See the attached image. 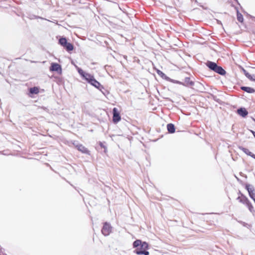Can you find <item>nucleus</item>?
<instances>
[{
  "label": "nucleus",
  "instance_id": "1",
  "mask_svg": "<svg viewBox=\"0 0 255 255\" xmlns=\"http://www.w3.org/2000/svg\"><path fill=\"white\" fill-rule=\"evenodd\" d=\"M78 73L82 76L88 83L91 84L97 88H99L101 86L100 83L98 82L94 77V76L89 73H87L83 71L81 69L77 67Z\"/></svg>",
  "mask_w": 255,
  "mask_h": 255
},
{
  "label": "nucleus",
  "instance_id": "2",
  "mask_svg": "<svg viewBox=\"0 0 255 255\" xmlns=\"http://www.w3.org/2000/svg\"><path fill=\"white\" fill-rule=\"evenodd\" d=\"M148 245L147 243L144 242H142V244L139 246V248H137L134 252L137 255H149V253L146 251V250L148 249Z\"/></svg>",
  "mask_w": 255,
  "mask_h": 255
},
{
  "label": "nucleus",
  "instance_id": "3",
  "mask_svg": "<svg viewBox=\"0 0 255 255\" xmlns=\"http://www.w3.org/2000/svg\"><path fill=\"white\" fill-rule=\"evenodd\" d=\"M111 231L112 227L111 226V225L107 223H105L102 230V234L105 236H108L110 234Z\"/></svg>",
  "mask_w": 255,
  "mask_h": 255
},
{
  "label": "nucleus",
  "instance_id": "4",
  "mask_svg": "<svg viewBox=\"0 0 255 255\" xmlns=\"http://www.w3.org/2000/svg\"><path fill=\"white\" fill-rule=\"evenodd\" d=\"M121 116L118 110L116 108L113 109V121L114 123H117L121 120Z\"/></svg>",
  "mask_w": 255,
  "mask_h": 255
},
{
  "label": "nucleus",
  "instance_id": "5",
  "mask_svg": "<svg viewBox=\"0 0 255 255\" xmlns=\"http://www.w3.org/2000/svg\"><path fill=\"white\" fill-rule=\"evenodd\" d=\"M50 71H56L58 73H61L62 71V68L61 66L56 63H52L50 67Z\"/></svg>",
  "mask_w": 255,
  "mask_h": 255
},
{
  "label": "nucleus",
  "instance_id": "6",
  "mask_svg": "<svg viewBox=\"0 0 255 255\" xmlns=\"http://www.w3.org/2000/svg\"><path fill=\"white\" fill-rule=\"evenodd\" d=\"M237 113L243 117H245L248 114V112L245 108H240L237 110Z\"/></svg>",
  "mask_w": 255,
  "mask_h": 255
},
{
  "label": "nucleus",
  "instance_id": "7",
  "mask_svg": "<svg viewBox=\"0 0 255 255\" xmlns=\"http://www.w3.org/2000/svg\"><path fill=\"white\" fill-rule=\"evenodd\" d=\"M239 149L242 150L246 154L250 155L255 159V155L251 151H250V150L248 149L244 148L242 146H240Z\"/></svg>",
  "mask_w": 255,
  "mask_h": 255
},
{
  "label": "nucleus",
  "instance_id": "8",
  "mask_svg": "<svg viewBox=\"0 0 255 255\" xmlns=\"http://www.w3.org/2000/svg\"><path fill=\"white\" fill-rule=\"evenodd\" d=\"M243 72L246 76L250 80L253 81H255V76L251 75L249 73H248L246 70L243 69Z\"/></svg>",
  "mask_w": 255,
  "mask_h": 255
},
{
  "label": "nucleus",
  "instance_id": "9",
  "mask_svg": "<svg viewBox=\"0 0 255 255\" xmlns=\"http://www.w3.org/2000/svg\"><path fill=\"white\" fill-rule=\"evenodd\" d=\"M44 93V90L40 89L38 87H33V94H37L38 93L43 94Z\"/></svg>",
  "mask_w": 255,
  "mask_h": 255
},
{
  "label": "nucleus",
  "instance_id": "10",
  "mask_svg": "<svg viewBox=\"0 0 255 255\" xmlns=\"http://www.w3.org/2000/svg\"><path fill=\"white\" fill-rule=\"evenodd\" d=\"M241 89L249 93H253L255 92V90L253 88L249 87H242Z\"/></svg>",
  "mask_w": 255,
  "mask_h": 255
},
{
  "label": "nucleus",
  "instance_id": "11",
  "mask_svg": "<svg viewBox=\"0 0 255 255\" xmlns=\"http://www.w3.org/2000/svg\"><path fill=\"white\" fill-rule=\"evenodd\" d=\"M207 66L209 67V68H210L211 70L214 71H215V69L218 66V65L215 63L212 62H208L207 63Z\"/></svg>",
  "mask_w": 255,
  "mask_h": 255
},
{
  "label": "nucleus",
  "instance_id": "12",
  "mask_svg": "<svg viewBox=\"0 0 255 255\" xmlns=\"http://www.w3.org/2000/svg\"><path fill=\"white\" fill-rule=\"evenodd\" d=\"M215 72L222 75H224L226 74V71L224 70L221 67L217 66L216 69H215Z\"/></svg>",
  "mask_w": 255,
  "mask_h": 255
},
{
  "label": "nucleus",
  "instance_id": "13",
  "mask_svg": "<svg viewBox=\"0 0 255 255\" xmlns=\"http://www.w3.org/2000/svg\"><path fill=\"white\" fill-rule=\"evenodd\" d=\"M168 131L170 133H174L175 132L174 126L172 124H169L167 126Z\"/></svg>",
  "mask_w": 255,
  "mask_h": 255
},
{
  "label": "nucleus",
  "instance_id": "14",
  "mask_svg": "<svg viewBox=\"0 0 255 255\" xmlns=\"http://www.w3.org/2000/svg\"><path fill=\"white\" fill-rule=\"evenodd\" d=\"M78 149L82 152L83 153H87L88 150V149L83 145L80 144L77 146Z\"/></svg>",
  "mask_w": 255,
  "mask_h": 255
},
{
  "label": "nucleus",
  "instance_id": "15",
  "mask_svg": "<svg viewBox=\"0 0 255 255\" xmlns=\"http://www.w3.org/2000/svg\"><path fill=\"white\" fill-rule=\"evenodd\" d=\"M240 202L246 204L247 202L249 201L248 199L245 196L239 197L237 198Z\"/></svg>",
  "mask_w": 255,
  "mask_h": 255
},
{
  "label": "nucleus",
  "instance_id": "16",
  "mask_svg": "<svg viewBox=\"0 0 255 255\" xmlns=\"http://www.w3.org/2000/svg\"><path fill=\"white\" fill-rule=\"evenodd\" d=\"M64 47L66 49V50L68 51H72L73 49V46L72 44L70 43H67L65 46Z\"/></svg>",
  "mask_w": 255,
  "mask_h": 255
},
{
  "label": "nucleus",
  "instance_id": "17",
  "mask_svg": "<svg viewBox=\"0 0 255 255\" xmlns=\"http://www.w3.org/2000/svg\"><path fill=\"white\" fill-rule=\"evenodd\" d=\"M59 43L63 47L68 43L65 38H61L59 40Z\"/></svg>",
  "mask_w": 255,
  "mask_h": 255
},
{
  "label": "nucleus",
  "instance_id": "18",
  "mask_svg": "<svg viewBox=\"0 0 255 255\" xmlns=\"http://www.w3.org/2000/svg\"><path fill=\"white\" fill-rule=\"evenodd\" d=\"M142 242L139 240H137L133 242V246L134 248H137L142 244Z\"/></svg>",
  "mask_w": 255,
  "mask_h": 255
},
{
  "label": "nucleus",
  "instance_id": "19",
  "mask_svg": "<svg viewBox=\"0 0 255 255\" xmlns=\"http://www.w3.org/2000/svg\"><path fill=\"white\" fill-rule=\"evenodd\" d=\"M237 19L241 22H242L244 20V18L242 14L239 13L238 11L237 12Z\"/></svg>",
  "mask_w": 255,
  "mask_h": 255
},
{
  "label": "nucleus",
  "instance_id": "20",
  "mask_svg": "<svg viewBox=\"0 0 255 255\" xmlns=\"http://www.w3.org/2000/svg\"><path fill=\"white\" fill-rule=\"evenodd\" d=\"M246 205L248 206L250 211L252 212L253 211L254 208L250 201H249Z\"/></svg>",
  "mask_w": 255,
  "mask_h": 255
},
{
  "label": "nucleus",
  "instance_id": "21",
  "mask_svg": "<svg viewBox=\"0 0 255 255\" xmlns=\"http://www.w3.org/2000/svg\"><path fill=\"white\" fill-rule=\"evenodd\" d=\"M28 90H29L28 96L30 97H32V87L29 88Z\"/></svg>",
  "mask_w": 255,
  "mask_h": 255
},
{
  "label": "nucleus",
  "instance_id": "22",
  "mask_svg": "<svg viewBox=\"0 0 255 255\" xmlns=\"http://www.w3.org/2000/svg\"><path fill=\"white\" fill-rule=\"evenodd\" d=\"M0 255H6L2 253V249H0Z\"/></svg>",
  "mask_w": 255,
  "mask_h": 255
},
{
  "label": "nucleus",
  "instance_id": "23",
  "mask_svg": "<svg viewBox=\"0 0 255 255\" xmlns=\"http://www.w3.org/2000/svg\"><path fill=\"white\" fill-rule=\"evenodd\" d=\"M157 73L159 75H161V74L163 75L164 74L161 71H159V70L158 71Z\"/></svg>",
  "mask_w": 255,
  "mask_h": 255
},
{
  "label": "nucleus",
  "instance_id": "24",
  "mask_svg": "<svg viewBox=\"0 0 255 255\" xmlns=\"http://www.w3.org/2000/svg\"><path fill=\"white\" fill-rule=\"evenodd\" d=\"M189 80H190V79H189V78H186V79H185V81H186V82H188V81H189Z\"/></svg>",
  "mask_w": 255,
  "mask_h": 255
},
{
  "label": "nucleus",
  "instance_id": "25",
  "mask_svg": "<svg viewBox=\"0 0 255 255\" xmlns=\"http://www.w3.org/2000/svg\"><path fill=\"white\" fill-rule=\"evenodd\" d=\"M252 133H253V135H254V136H255V131H252Z\"/></svg>",
  "mask_w": 255,
  "mask_h": 255
},
{
  "label": "nucleus",
  "instance_id": "26",
  "mask_svg": "<svg viewBox=\"0 0 255 255\" xmlns=\"http://www.w3.org/2000/svg\"><path fill=\"white\" fill-rule=\"evenodd\" d=\"M190 85H193V82H190Z\"/></svg>",
  "mask_w": 255,
  "mask_h": 255
}]
</instances>
